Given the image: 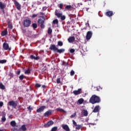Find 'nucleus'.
<instances>
[{
    "mask_svg": "<svg viewBox=\"0 0 131 131\" xmlns=\"http://www.w3.org/2000/svg\"><path fill=\"white\" fill-rule=\"evenodd\" d=\"M55 15L57 16L58 18L60 17L62 15V13H58V10L55 11Z\"/></svg>",
    "mask_w": 131,
    "mask_h": 131,
    "instance_id": "nucleus-21",
    "label": "nucleus"
},
{
    "mask_svg": "<svg viewBox=\"0 0 131 131\" xmlns=\"http://www.w3.org/2000/svg\"><path fill=\"white\" fill-rule=\"evenodd\" d=\"M88 26H90V24H89V22H88Z\"/></svg>",
    "mask_w": 131,
    "mask_h": 131,
    "instance_id": "nucleus-60",
    "label": "nucleus"
},
{
    "mask_svg": "<svg viewBox=\"0 0 131 131\" xmlns=\"http://www.w3.org/2000/svg\"><path fill=\"white\" fill-rule=\"evenodd\" d=\"M20 73V70H18V72H17V75H19Z\"/></svg>",
    "mask_w": 131,
    "mask_h": 131,
    "instance_id": "nucleus-51",
    "label": "nucleus"
},
{
    "mask_svg": "<svg viewBox=\"0 0 131 131\" xmlns=\"http://www.w3.org/2000/svg\"><path fill=\"white\" fill-rule=\"evenodd\" d=\"M0 68H1V66H0Z\"/></svg>",
    "mask_w": 131,
    "mask_h": 131,
    "instance_id": "nucleus-63",
    "label": "nucleus"
},
{
    "mask_svg": "<svg viewBox=\"0 0 131 131\" xmlns=\"http://www.w3.org/2000/svg\"><path fill=\"white\" fill-rule=\"evenodd\" d=\"M63 4L61 3L59 5H58V7L60 9H62L63 7Z\"/></svg>",
    "mask_w": 131,
    "mask_h": 131,
    "instance_id": "nucleus-40",
    "label": "nucleus"
},
{
    "mask_svg": "<svg viewBox=\"0 0 131 131\" xmlns=\"http://www.w3.org/2000/svg\"><path fill=\"white\" fill-rule=\"evenodd\" d=\"M101 110V108L99 105H96L94 110L93 111V112L94 113H97L99 112L100 110Z\"/></svg>",
    "mask_w": 131,
    "mask_h": 131,
    "instance_id": "nucleus-13",
    "label": "nucleus"
},
{
    "mask_svg": "<svg viewBox=\"0 0 131 131\" xmlns=\"http://www.w3.org/2000/svg\"><path fill=\"white\" fill-rule=\"evenodd\" d=\"M30 59L32 60H39L40 57L39 56H34L33 55H31L30 56Z\"/></svg>",
    "mask_w": 131,
    "mask_h": 131,
    "instance_id": "nucleus-16",
    "label": "nucleus"
},
{
    "mask_svg": "<svg viewBox=\"0 0 131 131\" xmlns=\"http://www.w3.org/2000/svg\"><path fill=\"white\" fill-rule=\"evenodd\" d=\"M70 52L71 54H73V53H75V50L74 49H70Z\"/></svg>",
    "mask_w": 131,
    "mask_h": 131,
    "instance_id": "nucleus-43",
    "label": "nucleus"
},
{
    "mask_svg": "<svg viewBox=\"0 0 131 131\" xmlns=\"http://www.w3.org/2000/svg\"><path fill=\"white\" fill-rule=\"evenodd\" d=\"M57 112H63V113H66V112L62 108H57L56 109Z\"/></svg>",
    "mask_w": 131,
    "mask_h": 131,
    "instance_id": "nucleus-28",
    "label": "nucleus"
},
{
    "mask_svg": "<svg viewBox=\"0 0 131 131\" xmlns=\"http://www.w3.org/2000/svg\"><path fill=\"white\" fill-rule=\"evenodd\" d=\"M1 10H2V12L3 13V14H5V12L4 9H1Z\"/></svg>",
    "mask_w": 131,
    "mask_h": 131,
    "instance_id": "nucleus-54",
    "label": "nucleus"
},
{
    "mask_svg": "<svg viewBox=\"0 0 131 131\" xmlns=\"http://www.w3.org/2000/svg\"><path fill=\"white\" fill-rule=\"evenodd\" d=\"M6 62H7L6 59L0 60V64H5Z\"/></svg>",
    "mask_w": 131,
    "mask_h": 131,
    "instance_id": "nucleus-34",
    "label": "nucleus"
},
{
    "mask_svg": "<svg viewBox=\"0 0 131 131\" xmlns=\"http://www.w3.org/2000/svg\"><path fill=\"white\" fill-rule=\"evenodd\" d=\"M42 70H43V71H46V69H43Z\"/></svg>",
    "mask_w": 131,
    "mask_h": 131,
    "instance_id": "nucleus-57",
    "label": "nucleus"
},
{
    "mask_svg": "<svg viewBox=\"0 0 131 131\" xmlns=\"http://www.w3.org/2000/svg\"><path fill=\"white\" fill-rule=\"evenodd\" d=\"M76 116V113H74V114L72 115L71 116H70V118L72 119V118H74Z\"/></svg>",
    "mask_w": 131,
    "mask_h": 131,
    "instance_id": "nucleus-38",
    "label": "nucleus"
},
{
    "mask_svg": "<svg viewBox=\"0 0 131 131\" xmlns=\"http://www.w3.org/2000/svg\"><path fill=\"white\" fill-rule=\"evenodd\" d=\"M10 125L12 127H15L16 125V123L15 121H13V120L11 121L10 122Z\"/></svg>",
    "mask_w": 131,
    "mask_h": 131,
    "instance_id": "nucleus-25",
    "label": "nucleus"
},
{
    "mask_svg": "<svg viewBox=\"0 0 131 131\" xmlns=\"http://www.w3.org/2000/svg\"><path fill=\"white\" fill-rule=\"evenodd\" d=\"M58 130V127L57 126H54L52 128L51 131H57Z\"/></svg>",
    "mask_w": 131,
    "mask_h": 131,
    "instance_id": "nucleus-36",
    "label": "nucleus"
},
{
    "mask_svg": "<svg viewBox=\"0 0 131 131\" xmlns=\"http://www.w3.org/2000/svg\"><path fill=\"white\" fill-rule=\"evenodd\" d=\"M24 1H26V0H24Z\"/></svg>",
    "mask_w": 131,
    "mask_h": 131,
    "instance_id": "nucleus-62",
    "label": "nucleus"
},
{
    "mask_svg": "<svg viewBox=\"0 0 131 131\" xmlns=\"http://www.w3.org/2000/svg\"><path fill=\"white\" fill-rule=\"evenodd\" d=\"M75 40V38L74 36H71L68 39V41L70 43L74 42Z\"/></svg>",
    "mask_w": 131,
    "mask_h": 131,
    "instance_id": "nucleus-15",
    "label": "nucleus"
},
{
    "mask_svg": "<svg viewBox=\"0 0 131 131\" xmlns=\"http://www.w3.org/2000/svg\"><path fill=\"white\" fill-rule=\"evenodd\" d=\"M6 5L5 4H3L1 2H0V8L1 9H3L5 8Z\"/></svg>",
    "mask_w": 131,
    "mask_h": 131,
    "instance_id": "nucleus-26",
    "label": "nucleus"
},
{
    "mask_svg": "<svg viewBox=\"0 0 131 131\" xmlns=\"http://www.w3.org/2000/svg\"><path fill=\"white\" fill-rule=\"evenodd\" d=\"M62 128L66 131H70V129L69 126L67 124L63 125Z\"/></svg>",
    "mask_w": 131,
    "mask_h": 131,
    "instance_id": "nucleus-18",
    "label": "nucleus"
},
{
    "mask_svg": "<svg viewBox=\"0 0 131 131\" xmlns=\"http://www.w3.org/2000/svg\"><path fill=\"white\" fill-rule=\"evenodd\" d=\"M3 105H4V103H3V102L1 101V102H0V107H2Z\"/></svg>",
    "mask_w": 131,
    "mask_h": 131,
    "instance_id": "nucleus-49",
    "label": "nucleus"
},
{
    "mask_svg": "<svg viewBox=\"0 0 131 131\" xmlns=\"http://www.w3.org/2000/svg\"><path fill=\"white\" fill-rule=\"evenodd\" d=\"M47 9V7H43L42 8V10H44V11H45Z\"/></svg>",
    "mask_w": 131,
    "mask_h": 131,
    "instance_id": "nucleus-52",
    "label": "nucleus"
},
{
    "mask_svg": "<svg viewBox=\"0 0 131 131\" xmlns=\"http://www.w3.org/2000/svg\"><path fill=\"white\" fill-rule=\"evenodd\" d=\"M83 116L84 117H87L88 116V112L87 110H84L83 111Z\"/></svg>",
    "mask_w": 131,
    "mask_h": 131,
    "instance_id": "nucleus-27",
    "label": "nucleus"
},
{
    "mask_svg": "<svg viewBox=\"0 0 131 131\" xmlns=\"http://www.w3.org/2000/svg\"><path fill=\"white\" fill-rule=\"evenodd\" d=\"M37 14H33L32 15V18H35L36 17H37Z\"/></svg>",
    "mask_w": 131,
    "mask_h": 131,
    "instance_id": "nucleus-48",
    "label": "nucleus"
},
{
    "mask_svg": "<svg viewBox=\"0 0 131 131\" xmlns=\"http://www.w3.org/2000/svg\"><path fill=\"white\" fill-rule=\"evenodd\" d=\"M60 17L61 20H64L66 19V16L64 15H62Z\"/></svg>",
    "mask_w": 131,
    "mask_h": 131,
    "instance_id": "nucleus-45",
    "label": "nucleus"
},
{
    "mask_svg": "<svg viewBox=\"0 0 131 131\" xmlns=\"http://www.w3.org/2000/svg\"><path fill=\"white\" fill-rule=\"evenodd\" d=\"M73 131H75V130H73Z\"/></svg>",
    "mask_w": 131,
    "mask_h": 131,
    "instance_id": "nucleus-64",
    "label": "nucleus"
},
{
    "mask_svg": "<svg viewBox=\"0 0 131 131\" xmlns=\"http://www.w3.org/2000/svg\"><path fill=\"white\" fill-rule=\"evenodd\" d=\"M75 74V72L72 70L71 72H70V75L71 76H73V75H74Z\"/></svg>",
    "mask_w": 131,
    "mask_h": 131,
    "instance_id": "nucleus-41",
    "label": "nucleus"
},
{
    "mask_svg": "<svg viewBox=\"0 0 131 131\" xmlns=\"http://www.w3.org/2000/svg\"><path fill=\"white\" fill-rule=\"evenodd\" d=\"M42 88H43V89H45L46 88V86L45 85H42Z\"/></svg>",
    "mask_w": 131,
    "mask_h": 131,
    "instance_id": "nucleus-53",
    "label": "nucleus"
},
{
    "mask_svg": "<svg viewBox=\"0 0 131 131\" xmlns=\"http://www.w3.org/2000/svg\"><path fill=\"white\" fill-rule=\"evenodd\" d=\"M31 70L32 69L31 68H28L27 70L25 71V73L29 75V74H30Z\"/></svg>",
    "mask_w": 131,
    "mask_h": 131,
    "instance_id": "nucleus-22",
    "label": "nucleus"
},
{
    "mask_svg": "<svg viewBox=\"0 0 131 131\" xmlns=\"http://www.w3.org/2000/svg\"><path fill=\"white\" fill-rule=\"evenodd\" d=\"M57 84H60V78H58L56 81Z\"/></svg>",
    "mask_w": 131,
    "mask_h": 131,
    "instance_id": "nucleus-46",
    "label": "nucleus"
},
{
    "mask_svg": "<svg viewBox=\"0 0 131 131\" xmlns=\"http://www.w3.org/2000/svg\"><path fill=\"white\" fill-rule=\"evenodd\" d=\"M12 115L9 116V118L11 119Z\"/></svg>",
    "mask_w": 131,
    "mask_h": 131,
    "instance_id": "nucleus-58",
    "label": "nucleus"
},
{
    "mask_svg": "<svg viewBox=\"0 0 131 131\" xmlns=\"http://www.w3.org/2000/svg\"><path fill=\"white\" fill-rule=\"evenodd\" d=\"M13 2L16 9L18 10H20L21 9V5H20V4L16 0H14Z\"/></svg>",
    "mask_w": 131,
    "mask_h": 131,
    "instance_id": "nucleus-10",
    "label": "nucleus"
},
{
    "mask_svg": "<svg viewBox=\"0 0 131 131\" xmlns=\"http://www.w3.org/2000/svg\"><path fill=\"white\" fill-rule=\"evenodd\" d=\"M52 29L50 27H49L48 28V33L49 34H52Z\"/></svg>",
    "mask_w": 131,
    "mask_h": 131,
    "instance_id": "nucleus-37",
    "label": "nucleus"
},
{
    "mask_svg": "<svg viewBox=\"0 0 131 131\" xmlns=\"http://www.w3.org/2000/svg\"><path fill=\"white\" fill-rule=\"evenodd\" d=\"M9 75H10L11 78L12 77H13V73H11L9 74Z\"/></svg>",
    "mask_w": 131,
    "mask_h": 131,
    "instance_id": "nucleus-50",
    "label": "nucleus"
},
{
    "mask_svg": "<svg viewBox=\"0 0 131 131\" xmlns=\"http://www.w3.org/2000/svg\"><path fill=\"white\" fill-rule=\"evenodd\" d=\"M101 102V99L100 98L96 95H93L92 96L91 98L90 99L89 102L93 105L95 104L96 103H99Z\"/></svg>",
    "mask_w": 131,
    "mask_h": 131,
    "instance_id": "nucleus-2",
    "label": "nucleus"
},
{
    "mask_svg": "<svg viewBox=\"0 0 131 131\" xmlns=\"http://www.w3.org/2000/svg\"><path fill=\"white\" fill-rule=\"evenodd\" d=\"M40 14L43 15H44V13L43 12H40Z\"/></svg>",
    "mask_w": 131,
    "mask_h": 131,
    "instance_id": "nucleus-56",
    "label": "nucleus"
},
{
    "mask_svg": "<svg viewBox=\"0 0 131 131\" xmlns=\"http://www.w3.org/2000/svg\"><path fill=\"white\" fill-rule=\"evenodd\" d=\"M2 118L1 120V122H5L6 120V118L5 117V116H6V114L5 112H2Z\"/></svg>",
    "mask_w": 131,
    "mask_h": 131,
    "instance_id": "nucleus-14",
    "label": "nucleus"
},
{
    "mask_svg": "<svg viewBox=\"0 0 131 131\" xmlns=\"http://www.w3.org/2000/svg\"><path fill=\"white\" fill-rule=\"evenodd\" d=\"M24 78H26V77L24 75H21L19 77V79L21 81H22Z\"/></svg>",
    "mask_w": 131,
    "mask_h": 131,
    "instance_id": "nucleus-31",
    "label": "nucleus"
},
{
    "mask_svg": "<svg viewBox=\"0 0 131 131\" xmlns=\"http://www.w3.org/2000/svg\"><path fill=\"white\" fill-rule=\"evenodd\" d=\"M93 35V32L91 31H88L86 33V38L87 40H90Z\"/></svg>",
    "mask_w": 131,
    "mask_h": 131,
    "instance_id": "nucleus-11",
    "label": "nucleus"
},
{
    "mask_svg": "<svg viewBox=\"0 0 131 131\" xmlns=\"http://www.w3.org/2000/svg\"><path fill=\"white\" fill-rule=\"evenodd\" d=\"M0 89L2 90H4L5 89V85H4L2 83H0Z\"/></svg>",
    "mask_w": 131,
    "mask_h": 131,
    "instance_id": "nucleus-32",
    "label": "nucleus"
},
{
    "mask_svg": "<svg viewBox=\"0 0 131 131\" xmlns=\"http://www.w3.org/2000/svg\"><path fill=\"white\" fill-rule=\"evenodd\" d=\"M27 109L30 111V112L33 110L32 107H31V105H30L29 107H27Z\"/></svg>",
    "mask_w": 131,
    "mask_h": 131,
    "instance_id": "nucleus-44",
    "label": "nucleus"
},
{
    "mask_svg": "<svg viewBox=\"0 0 131 131\" xmlns=\"http://www.w3.org/2000/svg\"><path fill=\"white\" fill-rule=\"evenodd\" d=\"M83 102H84V99L83 98H80L78 100L77 103L79 105H81Z\"/></svg>",
    "mask_w": 131,
    "mask_h": 131,
    "instance_id": "nucleus-23",
    "label": "nucleus"
},
{
    "mask_svg": "<svg viewBox=\"0 0 131 131\" xmlns=\"http://www.w3.org/2000/svg\"><path fill=\"white\" fill-rule=\"evenodd\" d=\"M19 130L20 131H26L27 130V128L26 127L25 124H24L21 125V126L19 128Z\"/></svg>",
    "mask_w": 131,
    "mask_h": 131,
    "instance_id": "nucleus-19",
    "label": "nucleus"
},
{
    "mask_svg": "<svg viewBox=\"0 0 131 131\" xmlns=\"http://www.w3.org/2000/svg\"><path fill=\"white\" fill-rule=\"evenodd\" d=\"M57 46H58V47H62L63 42L61 41H58Z\"/></svg>",
    "mask_w": 131,
    "mask_h": 131,
    "instance_id": "nucleus-33",
    "label": "nucleus"
},
{
    "mask_svg": "<svg viewBox=\"0 0 131 131\" xmlns=\"http://www.w3.org/2000/svg\"><path fill=\"white\" fill-rule=\"evenodd\" d=\"M82 127V125H76V129L79 130Z\"/></svg>",
    "mask_w": 131,
    "mask_h": 131,
    "instance_id": "nucleus-35",
    "label": "nucleus"
},
{
    "mask_svg": "<svg viewBox=\"0 0 131 131\" xmlns=\"http://www.w3.org/2000/svg\"><path fill=\"white\" fill-rule=\"evenodd\" d=\"M8 34V31L7 30H4V31H3L1 33V35L2 36H6Z\"/></svg>",
    "mask_w": 131,
    "mask_h": 131,
    "instance_id": "nucleus-24",
    "label": "nucleus"
},
{
    "mask_svg": "<svg viewBox=\"0 0 131 131\" xmlns=\"http://www.w3.org/2000/svg\"><path fill=\"white\" fill-rule=\"evenodd\" d=\"M31 24V21L29 19H27L24 20L23 25L25 27H29Z\"/></svg>",
    "mask_w": 131,
    "mask_h": 131,
    "instance_id": "nucleus-5",
    "label": "nucleus"
},
{
    "mask_svg": "<svg viewBox=\"0 0 131 131\" xmlns=\"http://www.w3.org/2000/svg\"><path fill=\"white\" fill-rule=\"evenodd\" d=\"M87 1H91V0H87Z\"/></svg>",
    "mask_w": 131,
    "mask_h": 131,
    "instance_id": "nucleus-61",
    "label": "nucleus"
},
{
    "mask_svg": "<svg viewBox=\"0 0 131 131\" xmlns=\"http://www.w3.org/2000/svg\"><path fill=\"white\" fill-rule=\"evenodd\" d=\"M82 93V89H79L78 90H75L73 91V94L75 96L79 95Z\"/></svg>",
    "mask_w": 131,
    "mask_h": 131,
    "instance_id": "nucleus-12",
    "label": "nucleus"
},
{
    "mask_svg": "<svg viewBox=\"0 0 131 131\" xmlns=\"http://www.w3.org/2000/svg\"><path fill=\"white\" fill-rule=\"evenodd\" d=\"M7 105L10 107H12L13 108H15L17 105V101H10L8 102Z\"/></svg>",
    "mask_w": 131,
    "mask_h": 131,
    "instance_id": "nucleus-4",
    "label": "nucleus"
},
{
    "mask_svg": "<svg viewBox=\"0 0 131 131\" xmlns=\"http://www.w3.org/2000/svg\"><path fill=\"white\" fill-rule=\"evenodd\" d=\"M13 131H18L17 128H14Z\"/></svg>",
    "mask_w": 131,
    "mask_h": 131,
    "instance_id": "nucleus-55",
    "label": "nucleus"
},
{
    "mask_svg": "<svg viewBox=\"0 0 131 131\" xmlns=\"http://www.w3.org/2000/svg\"><path fill=\"white\" fill-rule=\"evenodd\" d=\"M53 23L54 24H58V19H55V20H54L53 21Z\"/></svg>",
    "mask_w": 131,
    "mask_h": 131,
    "instance_id": "nucleus-39",
    "label": "nucleus"
},
{
    "mask_svg": "<svg viewBox=\"0 0 131 131\" xmlns=\"http://www.w3.org/2000/svg\"><path fill=\"white\" fill-rule=\"evenodd\" d=\"M8 26L11 29H12L13 28L12 25V24L11 23V22L10 21H9L8 22Z\"/></svg>",
    "mask_w": 131,
    "mask_h": 131,
    "instance_id": "nucleus-29",
    "label": "nucleus"
},
{
    "mask_svg": "<svg viewBox=\"0 0 131 131\" xmlns=\"http://www.w3.org/2000/svg\"><path fill=\"white\" fill-rule=\"evenodd\" d=\"M31 26L34 29H35L37 28V24L36 23H33L32 24Z\"/></svg>",
    "mask_w": 131,
    "mask_h": 131,
    "instance_id": "nucleus-30",
    "label": "nucleus"
},
{
    "mask_svg": "<svg viewBox=\"0 0 131 131\" xmlns=\"http://www.w3.org/2000/svg\"><path fill=\"white\" fill-rule=\"evenodd\" d=\"M3 48L5 51H8V50L9 51H11V48L9 47L8 43H6V42L3 43Z\"/></svg>",
    "mask_w": 131,
    "mask_h": 131,
    "instance_id": "nucleus-6",
    "label": "nucleus"
},
{
    "mask_svg": "<svg viewBox=\"0 0 131 131\" xmlns=\"http://www.w3.org/2000/svg\"><path fill=\"white\" fill-rule=\"evenodd\" d=\"M67 10H72L73 9V7L71 5H67L66 6L65 8Z\"/></svg>",
    "mask_w": 131,
    "mask_h": 131,
    "instance_id": "nucleus-20",
    "label": "nucleus"
},
{
    "mask_svg": "<svg viewBox=\"0 0 131 131\" xmlns=\"http://www.w3.org/2000/svg\"><path fill=\"white\" fill-rule=\"evenodd\" d=\"M46 108V106L45 105H42L36 110V112L37 113H41L42 112H43L44 110Z\"/></svg>",
    "mask_w": 131,
    "mask_h": 131,
    "instance_id": "nucleus-8",
    "label": "nucleus"
},
{
    "mask_svg": "<svg viewBox=\"0 0 131 131\" xmlns=\"http://www.w3.org/2000/svg\"><path fill=\"white\" fill-rule=\"evenodd\" d=\"M41 85L40 84H39V83H36L35 84V86L37 88H40L41 87Z\"/></svg>",
    "mask_w": 131,
    "mask_h": 131,
    "instance_id": "nucleus-42",
    "label": "nucleus"
},
{
    "mask_svg": "<svg viewBox=\"0 0 131 131\" xmlns=\"http://www.w3.org/2000/svg\"><path fill=\"white\" fill-rule=\"evenodd\" d=\"M113 14V12L112 11H108L105 13V15L108 17L112 16Z\"/></svg>",
    "mask_w": 131,
    "mask_h": 131,
    "instance_id": "nucleus-17",
    "label": "nucleus"
},
{
    "mask_svg": "<svg viewBox=\"0 0 131 131\" xmlns=\"http://www.w3.org/2000/svg\"><path fill=\"white\" fill-rule=\"evenodd\" d=\"M39 19L38 20V23L40 24V27L42 29L45 28V25H44L45 18L44 16H39Z\"/></svg>",
    "mask_w": 131,
    "mask_h": 131,
    "instance_id": "nucleus-3",
    "label": "nucleus"
},
{
    "mask_svg": "<svg viewBox=\"0 0 131 131\" xmlns=\"http://www.w3.org/2000/svg\"><path fill=\"white\" fill-rule=\"evenodd\" d=\"M54 124V122L52 120L48 121L47 123L44 125L45 128H48Z\"/></svg>",
    "mask_w": 131,
    "mask_h": 131,
    "instance_id": "nucleus-7",
    "label": "nucleus"
},
{
    "mask_svg": "<svg viewBox=\"0 0 131 131\" xmlns=\"http://www.w3.org/2000/svg\"><path fill=\"white\" fill-rule=\"evenodd\" d=\"M0 131H4V129H0Z\"/></svg>",
    "mask_w": 131,
    "mask_h": 131,
    "instance_id": "nucleus-59",
    "label": "nucleus"
},
{
    "mask_svg": "<svg viewBox=\"0 0 131 131\" xmlns=\"http://www.w3.org/2000/svg\"><path fill=\"white\" fill-rule=\"evenodd\" d=\"M72 122H73V125H74L75 126H77V123L75 122V120H73L72 121Z\"/></svg>",
    "mask_w": 131,
    "mask_h": 131,
    "instance_id": "nucleus-47",
    "label": "nucleus"
},
{
    "mask_svg": "<svg viewBox=\"0 0 131 131\" xmlns=\"http://www.w3.org/2000/svg\"><path fill=\"white\" fill-rule=\"evenodd\" d=\"M49 50L50 51H53L55 53H58V54H63V53H64L65 52V49L64 48L58 49L55 45H51Z\"/></svg>",
    "mask_w": 131,
    "mask_h": 131,
    "instance_id": "nucleus-1",
    "label": "nucleus"
},
{
    "mask_svg": "<svg viewBox=\"0 0 131 131\" xmlns=\"http://www.w3.org/2000/svg\"><path fill=\"white\" fill-rule=\"evenodd\" d=\"M53 113V111L52 110H49L48 111H47L44 114V117H48L50 116H51V115Z\"/></svg>",
    "mask_w": 131,
    "mask_h": 131,
    "instance_id": "nucleus-9",
    "label": "nucleus"
}]
</instances>
